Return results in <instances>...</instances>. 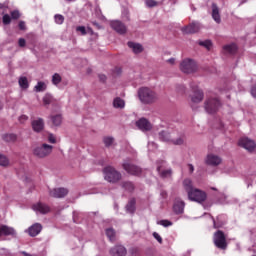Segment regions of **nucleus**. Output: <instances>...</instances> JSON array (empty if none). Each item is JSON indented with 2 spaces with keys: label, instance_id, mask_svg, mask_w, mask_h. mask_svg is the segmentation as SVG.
Masks as SVG:
<instances>
[{
  "label": "nucleus",
  "instance_id": "nucleus-59",
  "mask_svg": "<svg viewBox=\"0 0 256 256\" xmlns=\"http://www.w3.org/2000/svg\"><path fill=\"white\" fill-rule=\"evenodd\" d=\"M94 25L99 26V24H97V23H95V22H94Z\"/></svg>",
  "mask_w": 256,
  "mask_h": 256
},
{
  "label": "nucleus",
  "instance_id": "nucleus-22",
  "mask_svg": "<svg viewBox=\"0 0 256 256\" xmlns=\"http://www.w3.org/2000/svg\"><path fill=\"white\" fill-rule=\"evenodd\" d=\"M212 19L215 21V23H221V12L215 3L212 4Z\"/></svg>",
  "mask_w": 256,
  "mask_h": 256
},
{
  "label": "nucleus",
  "instance_id": "nucleus-32",
  "mask_svg": "<svg viewBox=\"0 0 256 256\" xmlns=\"http://www.w3.org/2000/svg\"><path fill=\"white\" fill-rule=\"evenodd\" d=\"M198 45H200L201 47H205L207 51H211V47H213V43L211 42V40H200L198 41Z\"/></svg>",
  "mask_w": 256,
  "mask_h": 256
},
{
  "label": "nucleus",
  "instance_id": "nucleus-35",
  "mask_svg": "<svg viewBox=\"0 0 256 256\" xmlns=\"http://www.w3.org/2000/svg\"><path fill=\"white\" fill-rule=\"evenodd\" d=\"M3 139L7 143H15V141H17V135L16 134H6L3 136Z\"/></svg>",
  "mask_w": 256,
  "mask_h": 256
},
{
  "label": "nucleus",
  "instance_id": "nucleus-25",
  "mask_svg": "<svg viewBox=\"0 0 256 256\" xmlns=\"http://www.w3.org/2000/svg\"><path fill=\"white\" fill-rule=\"evenodd\" d=\"M183 188L186 191L187 195H189V192L195 189V187H193V180H191V178L184 179Z\"/></svg>",
  "mask_w": 256,
  "mask_h": 256
},
{
  "label": "nucleus",
  "instance_id": "nucleus-10",
  "mask_svg": "<svg viewBox=\"0 0 256 256\" xmlns=\"http://www.w3.org/2000/svg\"><path fill=\"white\" fill-rule=\"evenodd\" d=\"M238 145L240 147H243V149H246V151H249L250 153L252 151H255V147H256L255 141L247 137L241 138L238 142Z\"/></svg>",
  "mask_w": 256,
  "mask_h": 256
},
{
  "label": "nucleus",
  "instance_id": "nucleus-49",
  "mask_svg": "<svg viewBox=\"0 0 256 256\" xmlns=\"http://www.w3.org/2000/svg\"><path fill=\"white\" fill-rule=\"evenodd\" d=\"M153 237L154 239H156V241H158V243H163V238L161 237V235H159V233L154 232Z\"/></svg>",
  "mask_w": 256,
  "mask_h": 256
},
{
  "label": "nucleus",
  "instance_id": "nucleus-40",
  "mask_svg": "<svg viewBox=\"0 0 256 256\" xmlns=\"http://www.w3.org/2000/svg\"><path fill=\"white\" fill-rule=\"evenodd\" d=\"M54 21L57 25H63L64 21H65V17H63V15L60 14H56L54 16Z\"/></svg>",
  "mask_w": 256,
  "mask_h": 256
},
{
  "label": "nucleus",
  "instance_id": "nucleus-60",
  "mask_svg": "<svg viewBox=\"0 0 256 256\" xmlns=\"http://www.w3.org/2000/svg\"><path fill=\"white\" fill-rule=\"evenodd\" d=\"M214 227H217V224L214 222Z\"/></svg>",
  "mask_w": 256,
  "mask_h": 256
},
{
  "label": "nucleus",
  "instance_id": "nucleus-50",
  "mask_svg": "<svg viewBox=\"0 0 256 256\" xmlns=\"http://www.w3.org/2000/svg\"><path fill=\"white\" fill-rule=\"evenodd\" d=\"M48 141H49V143H57V138H55V135H53V134H49L48 135Z\"/></svg>",
  "mask_w": 256,
  "mask_h": 256
},
{
  "label": "nucleus",
  "instance_id": "nucleus-21",
  "mask_svg": "<svg viewBox=\"0 0 256 256\" xmlns=\"http://www.w3.org/2000/svg\"><path fill=\"white\" fill-rule=\"evenodd\" d=\"M110 253L113 256H125L127 255V249L123 246H115L111 248Z\"/></svg>",
  "mask_w": 256,
  "mask_h": 256
},
{
  "label": "nucleus",
  "instance_id": "nucleus-31",
  "mask_svg": "<svg viewBox=\"0 0 256 256\" xmlns=\"http://www.w3.org/2000/svg\"><path fill=\"white\" fill-rule=\"evenodd\" d=\"M51 121L55 127H59V125L63 123V118L61 117V114H56L51 116Z\"/></svg>",
  "mask_w": 256,
  "mask_h": 256
},
{
  "label": "nucleus",
  "instance_id": "nucleus-53",
  "mask_svg": "<svg viewBox=\"0 0 256 256\" xmlns=\"http://www.w3.org/2000/svg\"><path fill=\"white\" fill-rule=\"evenodd\" d=\"M27 119H29V117H27V115H22L19 117L20 123H25V121H27Z\"/></svg>",
  "mask_w": 256,
  "mask_h": 256
},
{
  "label": "nucleus",
  "instance_id": "nucleus-17",
  "mask_svg": "<svg viewBox=\"0 0 256 256\" xmlns=\"http://www.w3.org/2000/svg\"><path fill=\"white\" fill-rule=\"evenodd\" d=\"M33 131L35 133H41L45 129V121L42 118H37L31 123Z\"/></svg>",
  "mask_w": 256,
  "mask_h": 256
},
{
  "label": "nucleus",
  "instance_id": "nucleus-7",
  "mask_svg": "<svg viewBox=\"0 0 256 256\" xmlns=\"http://www.w3.org/2000/svg\"><path fill=\"white\" fill-rule=\"evenodd\" d=\"M123 169L130 175H141V169L134 165L131 160H125L122 164Z\"/></svg>",
  "mask_w": 256,
  "mask_h": 256
},
{
  "label": "nucleus",
  "instance_id": "nucleus-29",
  "mask_svg": "<svg viewBox=\"0 0 256 256\" xmlns=\"http://www.w3.org/2000/svg\"><path fill=\"white\" fill-rule=\"evenodd\" d=\"M223 51H224V53L233 55V53H235V51H237V45L227 44V45L223 46Z\"/></svg>",
  "mask_w": 256,
  "mask_h": 256
},
{
  "label": "nucleus",
  "instance_id": "nucleus-38",
  "mask_svg": "<svg viewBox=\"0 0 256 256\" xmlns=\"http://www.w3.org/2000/svg\"><path fill=\"white\" fill-rule=\"evenodd\" d=\"M62 77L59 73H55L53 76H52V83L57 87L59 85V83H61L62 81Z\"/></svg>",
  "mask_w": 256,
  "mask_h": 256
},
{
  "label": "nucleus",
  "instance_id": "nucleus-16",
  "mask_svg": "<svg viewBox=\"0 0 256 256\" xmlns=\"http://www.w3.org/2000/svg\"><path fill=\"white\" fill-rule=\"evenodd\" d=\"M221 157L215 154H208L206 157V165H212V167H217V165H221L222 163Z\"/></svg>",
  "mask_w": 256,
  "mask_h": 256
},
{
  "label": "nucleus",
  "instance_id": "nucleus-30",
  "mask_svg": "<svg viewBox=\"0 0 256 256\" xmlns=\"http://www.w3.org/2000/svg\"><path fill=\"white\" fill-rule=\"evenodd\" d=\"M47 90V84L43 81H39L37 85L34 87V91L36 93H43V91Z\"/></svg>",
  "mask_w": 256,
  "mask_h": 256
},
{
  "label": "nucleus",
  "instance_id": "nucleus-52",
  "mask_svg": "<svg viewBox=\"0 0 256 256\" xmlns=\"http://www.w3.org/2000/svg\"><path fill=\"white\" fill-rule=\"evenodd\" d=\"M187 169H188V172L191 175L195 171V166H193V164H188Z\"/></svg>",
  "mask_w": 256,
  "mask_h": 256
},
{
  "label": "nucleus",
  "instance_id": "nucleus-54",
  "mask_svg": "<svg viewBox=\"0 0 256 256\" xmlns=\"http://www.w3.org/2000/svg\"><path fill=\"white\" fill-rule=\"evenodd\" d=\"M99 79L102 83H105V81H107V76H105L104 74H99Z\"/></svg>",
  "mask_w": 256,
  "mask_h": 256
},
{
  "label": "nucleus",
  "instance_id": "nucleus-57",
  "mask_svg": "<svg viewBox=\"0 0 256 256\" xmlns=\"http://www.w3.org/2000/svg\"><path fill=\"white\" fill-rule=\"evenodd\" d=\"M251 95L256 99V85L251 89Z\"/></svg>",
  "mask_w": 256,
  "mask_h": 256
},
{
  "label": "nucleus",
  "instance_id": "nucleus-11",
  "mask_svg": "<svg viewBox=\"0 0 256 256\" xmlns=\"http://www.w3.org/2000/svg\"><path fill=\"white\" fill-rule=\"evenodd\" d=\"M21 18V13L19 12V10H13L10 12L9 14H4L2 17V23L4 25H11V20H17Z\"/></svg>",
  "mask_w": 256,
  "mask_h": 256
},
{
  "label": "nucleus",
  "instance_id": "nucleus-45",
  "mask_svg": "<svg viewBox=\"0 0 256 256\" xmlns=\"http://www.w3.org/2000/svg\"><path fill=\"white\" fill-rule=\"evenodd\" d=\"M159 3L157 1H146V7L149 9H153V7H157Z\"/></svg>",
  "mask_w": 256,
  "mask_h": 256
},
{
  "label": "nucleus",
  "instance_id": "nucleus-28",
  "mask_svg": "<svg viewBox=\"0 0 256 256\" xmlns=\"http://www.w3.org/2000/svg\"><path fill=\"white\" fill-rule=\"evenodd\" d=\"M157 171L160 175V177H163L164 179H167L168 177H171V169L164 170L161 166H157Z\"/></svg>",
  "mask_w": 256,
  "mask_h": 256
},
{
  "label": "nucleus",
  "instance_id": "nucleus-55",
  "mask_svg": "<svg viewBox=\"0 0 256 256\" xmlns=\"http://www.w3.org/2000/svg\"><path fill=\"white\" fill-rule=\"evenodd\" d=\"M177 91H179L180 93H183V91H185V86L184 85H178L177 86Z\"/></svg>",
  "mask_w": 256,
  "mask_h": 256
},
{
  "label": "nucleus",
  "instance_id": "nucleus-14",
  "mask_svg": "<svg viewBox=\"0 0 256 256\" xmlns=\"http://www.w3.org/2000/svg\"><path fill=\"white\" fill-rule=\"evenodd\" d=\"M136 127L140 129V131H143L144 133L147 131H151L153 129V125L149 120L145 118H140L139 120L136 121Z\"/></svg>",
  "mask_w": 256,
  "mask_h": 256
},
{
  "label": "nucleus",
  "instance_id": "nucleus-4",
  "mask_svg": "<svg viewBox=\"0 0 256 256\" xmlns=\"http://www.w3.org/2000/svg\"><path fill=\"white\" fill-rule=\"evenodd\" d=\"M187 195L189 201H194L195 203H205L207 201V193L198 188H194Z\"/></svg>",
  "mask_w": 256,
  "mask_h": 256
},
{
  "label": "nucleus",
  "instance_id": "nucleus-15",
  "mask_svg": "<svg viewBox=\"0 0 256 256\" xmlns=\"http://www.w3.org/2000/svg\"><path fill=\"white\" fill-rule=\"evenodd\" d=\"M17 237V231H15V228L9 227L7 225H1L0 226V237Z\"/></svg>",
  "mask_w": 256,
  "mask_h": 256
},
{
  "label": "nucleus",
  "instance_id": "nucleus-56",
  "mask_svg": "<svg viewBox=\"0 0 256 256\" xmlns=\"http://www.w3.org/2000/svg\"><path fill=\"white\" fill-rule=\"evenodd\" d=\"M160 196H161L162 199H167V191L162 190V191L160 192Z\"/></svg>",
  "mask_w": 256,
  "mask_h": 256
},
{
  "label": "nucleus",
  "instance_id": "nucleus-47",
  "mask_svg": "<svg viewBox=\"0 0 256 256\" xmlns=\"http://www.w3.org/2000/svg\"><path fill=\"white\" fill-rule=\"evenodd\" d=\"M51 95L49 94H46L44 97H43V103L44 105H50L51 104Z\"/></svg>",
  "mask_w": 256,
  "mask_h": 256
},
{
  "label": "nucleus",
  "instance_id": "nucleus-37",
  "mask_svg": "<svg viewBox=\"0 0 256 256\" xmlns=\"http://www.w3.org/2000/svg\"><path fill=\"white\" fill-rule=\"evenodd\" d=\"M127 213H135V199H131L126 205Z\"/></svg>",
  "mask_w": 256,
  "mask_h": 256
},
{
  "label": "nucleus",
  "instance_id": "nucleus-2",
  "mask_svg": "<svg viewBox=\"0 0 256 256\" xmlns=\"http://www.w3.org/2000/svg\"><path fill=\"white\" fill-rule=\"evenodd\" d=\"M51 153H53V146L47 143L40 144L33 149V155L37 159H46Z\"/></svg>",
  "mask_w": 256,
  "mask_h": 256
},
{
  "label": "nucleus",
  "instance_id": "nucleus-18",
  "mask_svg": "<svg viewBox=\"0 0 256 256\" xmlns=\"http://www.w3.org/2000/svg\"><path fill=\"white\" fill-rule=\"evenodd\" d=\"M173 211L176 215H182L185 211V202L181 199H176L173 205Z\"/></svg>",
  "mask_w": 256,
  "mask_h": 256
},
{
  "label": "nucleus",
  "instance_id": "nucleus-6",
  "mask_svg": "<svg viewBox=\"0 0 256 256\" xmlns=\"http://www.w3.org/2000/svg\"><path fill=\"white\" fill-rule=\"evenodd\" d=\"M203 29V25L199 22H192L188 26H184L181 28L182 33H185L186 35L193 34V33H199Z\"/></svg>",
  "mask_w": 256,
  "mask_h": 256
},
{
  "label": "nucleus",
  "instance_id": "nucleus-46",
  "mask_svg": "<svg viewBox=\"0 0 256 256\" xmlns=\"http://www.w3.org/2000/svg\"><path fill=\"white\" fill-rule=\"evenodd\" d=\"M18 27L20 31H27V24L23 20L19 21Z\"/></svg>",
  "mask_w": 256,
  "mask_h": 256
},
{
  "label": "nucleus",
  "instance_id": "nucleus-1",
  "mask_svg": "<svg viewBox=\"0 0 256 256\" xmlns=\"http://www.w3.org/2000/svg\"><path fill=\"white\" fill-rule=\"evenodd\" d=\"M138 99L143 105H153L159 99V95L149 87H141L138 89Z\"/></svg>",
  "mask_w": 256,
  "mask_h": 256
},
{
  "label": "nucleus",
  "instance_id": "nucleus-26",
  "mask_svg": "<svg viewBox=\"0 0 256 256\" xmlns=\"http://www.w3.org/2000/svg\"><path fill=\"white\" fill-rule=\"evenodd\" d=\"M114 109H125V100L120 97H116L113 100Z\"/></svg>",
  "mask_w": 256,
  "mask_h": 256
},
{
  "label": "nucleus",
  "instance_id": "nucleus-8",
  "mask_svg": "<svg viewBox=\"0 0 256 256\" xmlns=\"http://www.w3.org/2000/svg\"><path fill=\"white\" fill-rule=\"evenodd\" d=\"M219 107H221V102L217 98L208 99L205 103L207 113H216Z\"/></svg>",
  "mask_w": 256,
  "mask_h": 256
},
{
  "label": "nucleus",
  "instance_id": "nucleus-51",
  "mask_svg": "<svg viewBox=\"0 0 256 256\" xmlns=\"http://www.w3.org/2000/svg\"><path fill=\"white\" fill-rule=\"evenodd\" d=\"M18 45L19 47H25L27 45V41H25V38H19Z\"/></svg>",
  "mask_w": 256,
  "mask_h": 256
},
{
  "label": "nucleus",
  "instance_id": "nucleus-58",
  "mask_svg": "<svg viewBox=\"0 0 256 256\" xmlns=\"http://www.w3.org/2000/svg\"><path fill=\"white\" fill-rule=\"evenodd\" d=\"M167 63H169L170 65H175V58L168 59Z\"/></svg>",
  "mask_w": 256,
  "mask_h": 256
},
{
  "label": "nucleus",
  "instance_id": "nucleus-27",
  "mask_svg": "<svg viewBox=\"0 0 256 256\" xmlns=\"http://www.w3.org/2000/svg\"><path fill=\"white\" fill-rule=\"evenodd\" d=\"M159 139L161 141H164L165 143H169V142L173 141V138L171 137V134L168 131L160 132Z\"/></svg>",
  "mask_w": 256,
  "mask_h": 256
},
{
  "label": "nucleus",
  "instance_id": "nucleus-42",
  "mask_svg": "<svg viewBox=\"0 0 256 256\" xmlns=\"http://www.w3.org/2000/svg\"><path fill=\"white\" fill-rule=\"evenodd\" d=\"M0 165L2 167H7V165H9V159H7V157L3 154H0Z\"/></svg>",
  "mask_w": 256,
  "mask_h": 256
},
{
  "label": "nucleus",
  "instance_id": "nucleus-41",
  "mask_svg": "<svg viewBox=\"0 0 256 256\" xmlns=\"http://www.w3.org/2000/svg\"><path fill=\"white\" fill-rule=\"evenodd\" d=\"M103 143H104L105 147H111V145H113V143H115V139H113V137H104Z\"/></svg>",
  "mask_w": 256,
  "mask_h": 256
},
{
  "label": "nucleus",
  "instance_id": "nucleus-12",
  "mask_svg": "<svg viewBox=\"0 0 256 256\" xmlns=\"http://www.w3.org/2000/svg\"><path fill=\"white\" fill-rule=\"evenodd\" d=\"M68 194L69 190L67 188H54L49 191L50 197H54L55 199H63Z\"/></svg>",
  "mask_w": 256,
  "mask_h": 256
},
{
  "label": "nucleus",
  "instance_id": "nucleus-39",
  "mask_svg": "<svg viewBox=\"0 0 256 256\" xmlns=\"http://www.w3.org/2000/svg\"><path fill=\"white\" fill-rule=\"evenodd\" d=\"M106 235L110 241H115V230L113 228L106 229Z\"/></svg>",
  "mask_w": 256,
  "mask_h": 256
},
{
  "label": "nucleus",
  "instance_id": "nucleus-43",
  "mask_svg": "<svg viewBox=\"0 0 256 256\" xmlns=\"http://www.w3.org/2000/svg\"><path fill=\"white\" fill-rule=\"evenodd\" d=\"M158 225H162V227H171V225H173V222L169 220H161L158 222Z\"/></svg>",
  "mask_w": 256,
  "mask_h": 256
},
{
  "label": "nucleus",
  "instance_id": "nucleus-33",
  "mask_svg": "<svg viewBox=\"0 0 256 256\" xmlns=\"http://www.w3.org/2000/svg\"><path fill=\"white\" fill-rule=\"evenodd\" d=\"M122 188L125 189V191H129L131 193L135 189V185L132 184V182L126 181L122 182Z\"/></svg>",
  "mask_w": 256,
  "mask_h": 256
},
{
  "label": "nucleus",
  "instance_id": "nucleus-36",
  "mask_svg": "<svg viewBox=\"0 0 256 256\" xmlns=\"http://www.w3.org/2000/svg\"><path fill=\"white\" fill-rule=\"evenodd\" d=\"M18 83H19L21 89L29 88V81L27 80V77H20Z\"/></svg>",
  "mask_w": 256,
  "mask_h": 256
},
{
  "label": "nucleus",
  "instance_id": "nucleus-24",
  "mask_svg": "<svg viewBox=\"0 0 256 256\" xmlns=\"http://www.w3.org/2000/svg\"><path fill=\"white\" fill-rule=\"evenodd\" d=\"M128 47L133 51V53H135V55L143 53V46L139 43L128 42Z\"/></svg>",
  "mask_w": 256,
  "mask_h": 256
},
{
  "label": "nucleus",
  "instance_id": "nucleus-23",
  "mask_svg": "<svg viewBox=\"0 0 256 256\" xmlns=\"http://www.w3.org/2000/svg\"><path fill=\"white\" fill-rule=\"evenodd\" d=\"M192 103H201L203 101V91L199 89H194L193 94L191 95Z\"/></svg>",
  "mask_w": 256,
  "mask_h": 256
},
{
  "label": "nucleus",
  "instance_id": "nucleus-44",
  "mask_svg": "<svg viewBox=\"0 0 256 256\" xmlns=\"http://www.w3.org/2000/svg\"><path fill=\"white\" fill-rule=\"evenodd\" d=\"M174 145H183L185 143V139L183 137H179L177 139H172Z\"/></svg>",
  "mask_w": 256,
  "mask_h": 256
},
{
  "label": "nucleus",
  "instance_id": "nucleus-19",
  "mask_svg": "<svg viewBox=\"0 0 256 256\" xmlns=\"http://www.w3.org/2000/svg\"><path fill=\"white\" fill-rule=\"evenodd\" d=\"M32 209L36 213H42L43 215H45V213H49V211H51V208H49V206L47 204H44L41 202L34 204Z\"/></svg>",
  "mask_w": 256,
  "mask_h": 256
},
{
  "label": "nucleus",
  "instance_id": "nucleus-48",
  "mask_svg": "<svg viewBox=\"0 0 256 256\" xmlns=\"http://www.w3.org/2000/svg\"><path fill=\"white\" fill-rule=\"evenodd\" d=\"M155 149H157V144H155V142H149L148 151H155Z\"/></svg>",
  "mask_w": 256,
  "mask_h": 256
},
{
  "label": "nucleus",
  "instance_id": "nucleus-9",
  "mask_svg": "<svg viewBox=\"0 0 256 256\" xmlns=\"http://www.w3.org/2000/svg\"><path fill=\"white\" fill-rule=\"evenodd\" d=\"M214 244L218 249H226L227 241L225 240V234H223V232L217 231L214 234Z\"/></svg>",
  "mask_w": 256,
  "mask_h": 256
},
{
  "label": "nucleus",
  "instance_id": "nucleus-34",
  "mask_svg": "<svg viewBox=\"0 0 256 256\" xmlns=\"http://www.w3.org/2000/svg\"><path fill=\"white\" fill-rule=\"evenodd\" d=\"M76 31L77 33H80V35H85L86 33L93 35V30L91 28L86 29L84 26H78Z\"/></svg>",
  "mask_w": 256,
  "mask_h": 256
},
{
  "label": "nucleus",
  "instance_id": "nucleus-20",
  "mask_svg": "<svg viewBox=\"0 0 256 256\" xmlns=\"http://www.w3.org/2000/svg\"><path fill=\"white\" fill-rule=\"evenodd\" d=\"M41 229H43L41 224L36 223V224L32 225L31 227H29L28 230H26V231H27V233H29L30 237H37V235L41 233Z\"/></svg>",
  "mask_w": 256,
  "mask_h": 256
},
{
  "label": "nucleus",
  "instance_id": "nucleus-61",
  "mask_svg": "<svg viewBox=\"0 0 256 256\" xmlns=\"http://www.w3.org/2000/svg\"><path fill=\"white\" fill-rule=\"evenodd\" d=\"M0 109H1V106H0Z\"/></svg>",
  "mask_w": 256,
  "mask_h": 256
},
{
  "label": "nucleus",
  "instance_id": "nucleus-13",
  "mask_svg": "<svg viewBox=\"0 0 256 256\" xmlns=\"http://www.w3.org/2000/svg\"><path fill=\"white\" fill-rule=\"evenodd\" d=\"M110 25L112 29L116 31V33H119V35H125V33H127V26H125V24L119 20L111 21Z\"/></svg>",
  "mask_w": 256,
  "mask_h": 256
},
{
  "label": "nucleus",
  "instance_id": "nucleus-5",
  "mask_svg": "<svg viewBox=\"0 0 256 256\" xmlns=\"http://www.w3.org/2000/svg\"><path fill=\"white\" fill-rule=\"evenodd\" d=\"M180 70L182 73H195L197 71V62L191 58H186L180 63Z\"/></svg>",
  "mask_w": 256,
  "mask_h": 256
},
{
  "label": "nucleus",
  "instance_id": "nucleus-3",
  "mask_svg": "<svg viewBox=\"0 0 256 256\" xmlns=\"http://www.w3.org/2000/svg\"><path fill=\"white\" fill-rule=\"evenodd\" d=\"M103 174L105 181H108V183H117V181H121L120 172L111 166L104 168Z\"/></svg>",
  "mask_w": 256,
  "mask_h": 256
}]
</instances>
